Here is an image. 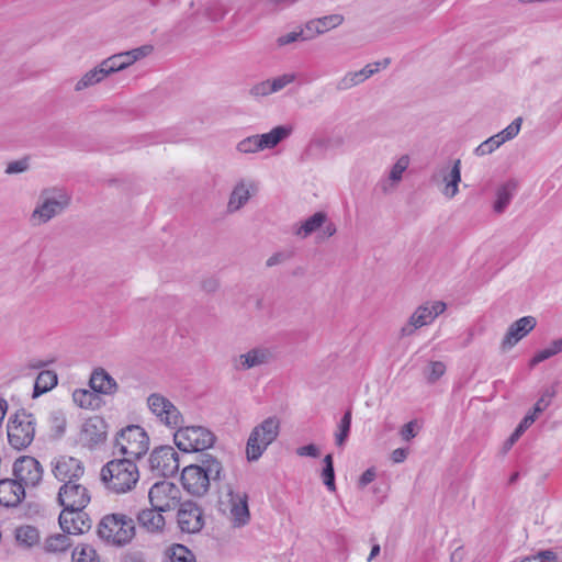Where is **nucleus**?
<instances>
[{
    "label": "nucleus",
    "instance_id": "nucleus-33",
    "mask_svg": "<svg viewBox=\"0 0 562 562\" xmlns=\"http://www.w3.org/2000/svg\"><path fill=\"white\" fill-rule=\"evenodd\" d=\"M516 189H517V184L513 180H509V181L503 183L497 189L496 200L493 205V209L496 213L501 214L507 209L512 199L514 198Z\"/></svg>",
    "mask_w": 562,
    "mask_h": 562
},
{
    "label": "nucleus",
    "instance_id": "nucleus-38",
    "mask_svg": "<svg viewBox=\"0 0 562 562\" xmlns=\"http://www.w3.org/2000/svg\"><path fill=\"white\" fill-rule=\"evenodd\" d=\"M71 544L68 533H56L46 539L44 548L45 551L49 553H61L66 552Z\"/></svg>",
    "mask_w": 562,
    "mask_h": 562
},
{
    "label": "nucleus",
    "instance_id": "nucleus-54",
    "mask_svg": "<svg viewBox=\"0 0 562 562\" xmlns=\"http://www.w3.org/2000/svg\"><path fill=\"white\" fill-rule=\"evenodd\" d=\"M29 164L26 159L15 160L8 164L5 172L8 175L20 173L27 169Z\"/></svg>",
    "mask_w": 562,
    "mask_h": 562
},
{
    "label": "nucleus",
    "instance_id": "nucleus-15",
    "mask_svg": "<svg viewBox=\"0 0 562 562\" xmlns=\"http://www.w3.org/2000/svg\"><path fill=\"white\" fill-rule=\"evenodd\" d=\"M54 476L63 484L78 482L85 474L82 462L74 457L60 456L52 462Z\"/></svg>",
    "mask_w": 562,
    "mask_h": 562
},
{
    "label": "nucleus",
    "instance_id": "nucleus-32",
    "mask_svg": "<svg viewBox=\"0 0 562 562\" xmlns=\"http://www.w3.org/2000/svg\"><path fill=\"white\" fill-rule=\"evenodd\" d=\"M58 383L57 373L53 370H43L38 373L35 379L34 387H33V398H37L38 396L47 393L52 389H54Z\"/></svg>",
    "mask_w": 562,
    "mask_h": 562
},
{
    "label": "nucleus",
    "instance_id": "nucleus-42",
    "mask_svg": "<svg viewBox=\"0 0 562 562\" xmlns=\"http://www.w3.org/2000/svg\"><path fill=\"white\" fill-rule=\"evenodd\" d=\"M322 479L323 483L327 487L328 491L335 492L336 491V484H335V471H334V462H333V456L327 454L324 458V469L322 472Z\"/></svg>",
    "mask_w": 562,
    "mask_h": 562
},
{
    "label": "nucleus",
    "instance_id": "nucleus-28",
    "mask_svg": "<svg viewBox=\"0 0 562 562\" xmlns=\"http://www.w3.org/2000/svg\"><path fill=\"white\" fill-rule=\"evenodd\" d=\"M162 512L157 508L143 509L137 514L138 526L148 532L161 531L165 527Z\"/></svg>",
    "mask_w": 562,
    "mask_h": 562
},
{
    "label": "nucleus",
    "instance_id": "nucleus-19",
    "mask_svg": "<svg viewBox=\"0 0 562 562\" xmlns=\"http://www.w3.org/2000/svg\"><path fill=\"white\" fill-rule=\"evenodd\" d=\"M229 519L235 528H241L249 524L250 512L248 495L245 492H228Z\"/></svg>",
    "mask_w": 562,
    "mask_h": 562
},
{
    "label": "nucleus",
    "instance_id": "nucleus-59",
    "mask_svg": "<svg viewBox=\"0 0 562 562\" xmlns=\"http://www.w3.org/2000/svg\"><path fill=\"white\" fill-rule=\"evenodd\" d=\"M548 406H549V400H544V397H540L533 406V412L530 413L529 415H535V418H536L537 415L542 413Z\"/></svg>",
    "mask_w": 562,
    "mask_h": 562
},
{
    "label": "nucleus",
    "instance_id": "nucleus-49",
    "mask_svg": "<svg viewBox=\"0 0 562 562\" xmlns=\"http://www.w3.org/2000/svg\"><path fill=\"white\" fill-rule=\"evenodd\" d=\"M311 40V36H306V33L304 29H301L300 31L290 32L288 34L281 35L277 38L278 46L282 47L285 45H289L291 43H294L296 41H308Z\"/></svg>",
    "mask_w": 562,
    "mask_h": 562
},
{
    "label": "nucleus",
    "instance_id": "nucleus-55",
    "mask_svg": "<svg viewBox=\"0 0 562 562\" xmlns=\"http://www.w3.org/2000/svg\"><path fill=\"white\" fill-rule=\"evenodd\" d=\"M296 454L300 457L318 458L321 452L316 445L310 443V445L302 446V447L297 448Z\"/></svg>",
    "mask_w": 562,
    "mask_h": 562
},
{
    "label": "nucleus",
    "instance_id": "nucleus-10",
    "mask_svg": "<svg viewBox=\"0 0 562 562\" xmlns=\"http://www.w3.org/2000/svg\"><path fill=\"white\" fill-rule=\"evenodd\" d=\"M446 307V303L442 301H435L420 305L412 314L408 323L401 328V336H411L416 329L431 324L437 316L445 312Z\"/></svg>",
    "mask_w": 562,
    "mask_h": 562
},
{
    "label": "nucleus",
    "instance_id": "nucleus-30",
    "mask_svg": "<svg viewBox=\"0 0 562 562\" xmlns=\"http://www.w3.org/2000/svg\"><path fill=\"white\" fill-rule=\"evenodd\" d=\"M442 181L445 183L441 190L442 194L448 198H454L459 192V183L461 182V160H454L451 169L443 175Z\"/></svg>",
    "mask_w": 562,
    "mask_h": 562
},
{
    "label": "nucleus",
    "instance_id": "nucleus-18",
    "mask_svg": "<svg viewBox=\"0 0 562 562\" xmlns=\"http://www.w3.org/2000/svg\"><path fill=\"white\" fill-rule=\"evenodd\" d=\"M108 425L100 416L88 418L80 431V441L83 446L92 449L102 445L106 440Z\"/></svg>",
    "mask_w": 562,
    "mask_h": 562
},
{
    "label": "nucleus",
    "instance_id": "nucleus-48",
    "mask_svg": "<svg viewBox=\"0 0 562 562\" xmlns=\"http://www.w3.org/2000/svg\"><path fill=\"white\" fill-rule=\"evenodd\" d=\"M535 423V415H526L507 440L513 446L519 437Z\"/></svg>",
    "mask_w": 562,
    "mask_h": 562
},
{
    "label": "nucleus",
    "instance_id": "nucleus-35",
    "mask_svg": "<svg viewBox=\"0 0 562 562\" xmlns=\"http://www.w3.org/2000/svg\"><path fill=\"white\" fill-rule=\"evenodd\" d=\"M249 198H250L249 186L245 181L238 182L235 186V188L229 196V201H228V205H227L228 210L231 212L238 211L240 207H243L247 203Z\"/></svg>",
    "mask_w": 562,
    "mask_h": 562
},
{
    "label": "nucleus",
    "instance_id": "nucleus-3",
    "mask_svg": "<svg viewBox=\"0 0 562 562\" xmlns=\"http://www.w3.org/2000/svg\"><path fill=\"white\" fill-rule=\"evenodd\" d=\"M98 535L106 543L122 547L135 536L134 519L122 513L108 514L99 522Z\"/></svg>",
    "mask_w": 562,
    "mask_h": 562
},
{
    "label": "nucleus",
    "instance_id": "nucleus-8",
    "mask_svg": "<svg viewBox=\"0 0 562 562\" xmlns=\"http://www.w3.org/2000/svg\"><path fill=\"white\" fill-rule=\"evenodd\" d=\"M179 467V453L171 446L157 447L150 453L149 468L156 476H173L178 472Z\"/></svg>",
    "mask_w": 562,
    "mask_h": 562
},
{
    "label": "nucleus",
    "instance_id": "nucleus-47",
    "mask_svg": "<svg viewBox=\"0 0 562 562\" xmlns=\"http://www.w3.org/2000/svg\"><path fill=\"white\" fill-rule=\"evenodd\" d=\"M521 123H522V119L517 117L507 127H505L503 131L497 133V136L499 137V139L502 140L503 144L507 140L513 139L514 137H516L518 135L520 127H521Z\"/></svg>",
    "mask_w": 562,
    "mask_h": 562
},
{
    "label": "nucleus",
    "instance_id": "nucleus-50",
    "mask_svg": "<svg viewBox=\"0 0 562 562\" xmlns=\"http://www.w3.org/2000/svg\"><path fill=\"white\" fill-rule=\"evenodd\" d=\"M390 64L391 59L386 57L383 60L366 65L362 69H360V71L364 80H367L374 74L379 72L381 69H385Z\"/></svg>",
    "mask_w": 562,
    "mask_h": 562
},
{
    "label": "nucleus",
    "instance_id": "nucleus-31",
    "mask_svg": "<svg viewBox=\"0 0 562 562\" xmlns=\"http://www.w3.org/2000/svg\"><path fill=\"white\" fill-rule=\"evenodd\" d=\"M72 400L76 405L85 409H98L102 405V398L98 392L91 389H78L72 393Z\"/></svg>",
    "mask_w": 562,
    "mask_h": 562
},
{
    "label": "nucleus",
    "instance_id": "nucleus-20",
    "mask_svg": "<svg viewBox=\"0 0 562 562\" xmlns=\"http://www.w3.org/2000/svg\"><path fill=\"white\" fill-rule=\"evenodd\" d=\"M272 353L268 348H252L245 353L232 357L231 363L235 371H247L269 363Z\"/></svg>",
    "mask_w": 562,
    "mask_h": 562
},
{
    "label": "nucleus",
    "instance_id": "nucleus-4",
    "mask_svg": "<svg viewBox=\"0 0 562 562\" xmlns=\"http://www.w3.org/2000/svg\"><path fill=\"white\" fill-rule=\"evenodd\" d=\"M280 432V420L272 416L262 420L250 432L247 445L246 456L249 461H257L267 448L278 438Z\"/></svg>",
    "mask_w": 562,
    "mask_h": 562
},
{
    "label": "nucleus",
    "instance_id": "nucleus-40",
    "mask_svg": "<svg viewBox=\"0 0 562 562\" xmlns=\"http://www.w3.org/2000/svg\"><path fill=\"white\" fill-rule=\"evenodd\" d=\"M351 428V409H347L338 424V430L335 434V442L342 447L349 437Z\"/></svg>",
    "mask_w": 562,
    "mask_h": 562
},
{
    "label": "nucleus",
    "instance_id": "nucleus-9",
    "mask_svg": "<svg viewBox=\"0 0 562 562\" xmlns=\"http://www.w3.org/2000/svg\"><path fill=\"white\" fill-rule=\"evenodd\" d=\"M150 412L167 427L175 429L182 425L183 417L175 404L161 394L153 393L147 398Z\"/></svg>",
    "mask_w": 562,
    "mask_h": 562
},
{
    "label": "nucleus",
    "instance_id": "nucleus-29",
    "mask_svg": "<svg viewBox=\"0 0 562 562\" xmlns=\"http://www.w3.org/2000/svg\"><path fill=\"white\" fill-rule=\"evenodd\" d=\"M327 222V215L324 212H316L305 221L293 226V234L302 239L315 233Z\"/></svg>",
    "mask_w": 562,
    "mask_h": 562
},
{
    "label": "nucleus",
    "instance_id": "nucleus-44",
    "mask_svg": "<svg viewBox=\"0 0 562 562\" xmlns=\"http://www.w3.org/2000/svg\"><path fill=\"white\" fill-rule=\"evenodd\" d=\"M446 372V366L441 361H431L425 370V378L428 383L434 384L437 382Z\"/></svg>",
    "mask_w": 562,
    "mask_h": 562
},
{
    "label": "nucleus",
    "instance_id": "nucleus-43",
    "mask_svg": "<svg viewBox=\"0 0 562 562\" xmlns=\"http://www.w3.org/2000/svg\"><path fill=\"white\" fill-rule=\"evenodd\" d=\"M72 562H99L95 550L90 546H78L72 552Z\"/></svg>",
    "mask_w": 562,
    "mask_h": 562
},
{
    "label": "nucleus",
    "instance_id": "nucleus-17",
    "mask_svg": "<svg viewBox=\"0 0 562 562\" xmlns=\"http://www.w3.org/2000/svg\"><path fill=\"white\" fill-rule=\"evenodd\" d=\"M151 52V45H144L127 52L114 54L113 56L104 59L101 63V66L105 68L106 74L110 75L112 72L125 69L130 65L134 64L136 60L146 57Z\"/></svg>",
    "mask_w": 562,
    "mask_h": 562
},
{
    "label": "nucleus",
    "instance_id": "nucleus-56",
    "mask_svg": "<svg viewBox=\"0 0 562 562\" xmlns=\"http://www.w3.org/2000/svg\"><path fill=\"white\" fill-rule=\"evenodd\" d=\"M415 427H416L415 420H412L402 427L400 434L405 441H409L411 439H413L416 436Z\"/></svg>",
    "mask_w": 562,
    "mask_h": 562
},
{
    "label": "nucleus",
    "instance_id": "nucleus-41",
    "mask_svg": "<svg viewBox=\"0 0 562 562\" xmlns=\"http://www.w3.org/2000/svg\"><path fill=\"white\" fill-rule=\"evenodd\" d=\"M364 81L363 76L361 75V71H348L345 74L344 77H341L336 82V89L338 91H346L349 90Z\"/></svg>",
    "mask_w": 562,
    "mask_h": 562
},
{
    "label": "nucleus",
    "instance_id": "nucleus-34",
    "mask_svg": "<svg viewBox=\"0 0 562 562\" xmlns=\"http://www.w3.org/2000/svg\"><path fill=\"white\" fill-rule=\"evenodd\" d=\"M14 537L18 544L22 548L30 549L40 542V532L37 528L23 525L15 529Z\"/></svg>",
    "mask_w": 562,
    "mask_h": 562
},
{
    "label": "nucleus",
    "instance_id": "nucleus-25",
    "mask_svg": "<svg viewBox=\"0 0 562 562\" xmlns=\"http://www.w3.org/2000/svg\"><path fill=\"white\" fill-rule=\"evenodd\" d=\"M344 22L341 14H330L318 19H313L305 24L304 31L306 36H311V40L319 34H323L329 30H333Z\"/></svg>",
    "mask_w": 562,
    "mask_h": 562
},
{
    "label": "nucleus",
    "instance_id": "nucleus-45",
    "mask_svg": "<svg viewBox=\"0 0 562 562\" xmlns=\"http://www.w3.org/2000/svg\"><path fill=\"white\" fill-rule=\"evenodd\" d=\"M501 145H503L502 140L497 136V134L491 136L483 143H481L474 150L476 156H485L492 154Z\"/></svg>",
    "mask_w": 562,
    "mask_h": 562
},
{
    "label": "nucleus",
    "instance_id": "nucleus-13",
    "mask_svg": "<svg viewBox=\"0 0 562 562\" xmlns=\"http://www.w3.org/2000/svg\"><path fill=\"white\" fill-rule=\"evenodd\" d=\"M13 476L24 488L35 487L43 479V469L35 458L23 456L13 463Z\"/></svg>",
    "mask_w": 562,
    "mask_h": 562
},
{
    "label": "nucleus",
    "instance_id": "nucleus-5",
    "mask_svg": "<svg viewBox=\"0 0 562 562\" xmlns=\"http://www.w3.org/2000/svg\"><path fill=\"white\" fill-rule=\"evenodd\" d=\"M149 446V438L143 427L130 425L123 428L115 438V450L124 458L139 459Z\"/></svg>",
    "mask_w": 562,
    "mask_h": 562
},
{
    "label": "nucleus",
    "instance_id": "nucleus-11",
    "mask_svg": "<svg viewBox=\"0 0 562 562\" xmlns=\"http://www.w3.org/2000/svg\"><path fill=\"white\" fill-rule=\"evenodd\" d=\"M69 204V198L59 193L57 195L41 196V202L31 214L33 225H42L60 214Z\"/></svg>",
    "mask_w": 562,
    "mask_h": 562
},
{
    "label": "nucleus",
    "instance_id": "nucleus-7",
    "mask_svg": "<svg viewBox=\"0 0 562 562\" xmlns=\"http://www.w3.org/2000/svg\"><path fill=\"white\" fill-rule=\"evenodd\" d=\"M173 435L177 447L184 452H198L209 449L215 441L212 431L202 426H178Z\"/></svg>",
    "mask_w": 562,
    "mask_h": 562
},
{
    "label": "nucleus",
    "instance_id": "nucleus-27",
    "mask_svg": "<svg viewBox=\"0 0 562 562\" xmlns=\"http://www.w3.org/2000/svg\"><path fill=\"white\" fill-rule=\"evenodd\" d=\"M293 132L292 125H279L273 127L270 132L258 135V144L261 150L272 149L278 146L283 139L288 138Z\"/></svg>",
    "mask_w": 562,
    "mask_h": 562
},
{
    "label": "nucleus",
    "instance_id": "nucleus-12",
    "mask_svg": "<svg viewBox=\"0 0 562 562\" xmlns=\"http://www.w3.org/2000/svg\"><path fill=\"white\" fill-rule=\"evenodd\" d=\"M148 497L151 507L160 512H168L178 505L180 491L173 483L161 481L150 487Z\"/></svg>",
    "mask_w": 562,
    "mask_h": 562
},
{
    "label": "nucleus",
    "instance_id": "nucleus-60",
    "mask_svg": "<svg viewBox=\"0 0 562 562\" xmlns=\"http://www.w3.org/2000/svg\"><path fill=\"white\" fill-rule=\"evenodd\" d=\"M285 255L282 252H276L271 257L268 258L266 265L267 267H273L276 265H279L285 260Z\"/></svg>",
    "mask_w": 562,
    "mask_h": 562
},
{
    "label": "nucleus",
    "instance_id": "nucleus-62",
    "mask_svg": "<svg viewBox=\"0 0 562 562\" xmlns=\"http://www.w3.org/2000/svg\"><path fill=\"white\" fill-rule=\"evenodd\" d=\"M324 234L327 236V237H330L333 236L335 233H336V225L331 222L329 223H325L324 224Z\"/></svg>",
    "mask_w": 562,
    "mask_h": 562
},
{
    "label": "nucleus",
    "instance_id": "nucleus-16",
    "mask_svg": "<svg viewBox=\"0 0 562 562\" xmlns=\"http://www.w3.org/2000/svg\"><path fill=\"white\" fill-rule=\"evenodd\" d=\"M177 522L182 532H200L204 527L202 508L191 501L182 503L177 513Z\"/></svg>",
    "mask_w": 562,
    "mask_h": 562
},
{
    "label": "nucleus",
    "instance_id": "nucleus-63",
    "mask_svg": "<svg viewBox=\"0 0 562 562\" xmlns=\"http://www.w3.org/2000/svg\"><path fill=\"white\" fill-rule=\"evenodd\" d=\"M380 544L379 543H374L371 548V552L367 559L368 562H371L375 557H378L380 554Z\"/></svg>",
    "mask_w": 562,
    "mask_h": 562
},
{
    "label": "nucleus",
    "instance_id": "nucleus-2",
    "mask_svg": "<svg viewBox=\"0 0 562 562\" xmlns=\"http://www.w3.org/2000/svg\"><path fill=\"white\" fill-rule=\"evenodd\" d=\"M138 480V468L130 458L111 460L101 469V481L109 491L115 494L130 492Z\"/></svg>",
    "mask_w": 562,
    "mask_h": 562
},
{
    "label": "nucleus",
    "instance_id": "nucleus-57",
    "mask_svg": "<svg viewBox=\"0 0 562 562\" xmlns=\"http://www.w3.org/2000/svg\"><path fill=\"white\" fill-rule=\"evenodd\" d=\"M375 479V471L374 469H368L366 470L362 475L360 476L359 479V485L361 487H364L367 486L368 484H370L373 480Z\"/></svg>",
    "mask_w": 562,
    "mask_h": 562
},
{
    "label": "nucleus",
    "instance_id": "nucleus-6",
    "mask_svg": "<svg viewBox=\"0 0 562 562\" xmlns=\"http://www.w3.org/2000/svg\"><path fill=\"white\" fill-rule=\"evenodd\" d=\"M8 441L16 450L29 447L35 436V417L24 409L18 411L9 418Z\"/></svg>",
    "mask_w": 562,
    "mask_h": 562
},
{
    "label": "nucleus",
    "instance_id": "nucleus-22",
    "mask_svg": "<svg viewBox=\"0 0 562 562\" xmlns=\"http://www.w3.org/2000/svg\"><path fill=\"white\" fill-rule=\"evenodd\" d=\"M537 325L533 316H524L514 322L503 338V349L513 348L519 340L526 337Z\"/></svg>",
    "mask_w": 562,
    "mask_h": 562
},
{
    "label": "nucleus",
    "instance_id": "nucleus-51",
    "mask_svg": "<svg viewBox=\"0 0 562 562\" xmlns=\"http://www.w3.org/2000/svg\"><path fill=\"white\" fill-rule=\"evenodd\" d=\"M171 559L172 562H195L193 553L182 544L173 549Z\"/></svg>",
    "mask_w": 562,
    "mask_h": 562
},
{
    "label": "nucleus",
    "instance_id": "nucleus-14",
    "mask_svg": "<svg viewBox=\"0 0 562 562\" xmlns=\"http://www.w3.org/2000/svg\"><path fill=\"white\" fill-rule=\"evenodd\" d=\"M57 499L63 508L85 509L90 503L91 496L85 485L71 482L59 487Z\"/></svg>",
    "mask_w": 562,
    "mask_h": 562
},
{
    "label": "nucleus",
    "instance_id": "nucleus-26",
    "mask_svg": "<svg viewBox=\"0 0 562 562\" xmlns=\"http://www.w3.org/2000/svg\"><path fill=\"white\" fill-rule=\"evenodd\" d=\"M89 384L99 394L112 395L117 391L116 381L102 368L92 372Z\"/></svg>",
    "mask_w": 562,
    "mask_h": 562
},
{
    "label": "nucleus",
    "instance_id": "nucleus-46",
    "mask_svg": "<svg viewBox=\"0 0 562 562\" xmlns=\"http://www.w3.org/2000/svg\"><path fill=\"white\" fill-rule=\"evenodd\" d=\"M237 150L243 154H254L261 151V147L258 144V135H251L241 139L237 144Z\"/></svg>",
    "mask_w": 562,
    "mask_h": 562
},
{
    "label": "nucleus",
    "instance_id": "nucleus-61",
    "mask_svg": "<svg viewBox=\"0 0 562 562\" xmlns=\"http://www.w3.org/2000/svg\"><path fill=\"white\" fill-rule=\"evenodd\" d=\"M53 362V360H40V359H33L29 362L27 367L30 369H34V370H37V369H42V368H45L47 367L48 364H50Z\"/></svg>",
    "mask_w": 562,
    "mask_h": 562
},
{
    "label": "nucleus",
    "instance_id": "nucleus-52",
    "mask_svg": "<svg viewBox=\"0 0 562 562\" xmlns=\"http://www.w3.org/2000/svg\"><path fill=\"white\" fill-rule=\"evenodd\" d=\"M295 80V75L293 74H284L282 76L270 79V85L272 92H279L288 85L292 83Z\"/></svg>",
    "mask_w": 562,
    "mask_h": 562
},
{
    "label": "nucleus",
    "instance_id": "nucleus-24",
    "mask_svg": "<svg viewBox=\"0 0 562 562\" xmlns=\"http://www.w3.org/2000/svg\"><path fill=\"white\" fill-rule=\"evenodd\" d=\"M409 158L407 156H402L397 159V161L392 166L387 178H383L378 183V189L381 190L383 194H389L393 192L397 184L401 182L403 178V173L408 168Z\"/></svg>",
    "mask_w": 562,
    "mask_h": 562
},
{
    "label": "nucleus",
    "instance_id": "nucleus-53",
    "mask_svg": "<svg viewBox=\"0 0 562 562\" xmlns=\"http://www.w3.org/2000/svg\"><path fill=\"white\" fill-rule=\"evenodd\" d=\"M249 93L254 98H262L272 94L273 92L271 89L270 80H265L254 85L250 88Z\"/></svg>",
    "mask_w": 562,
    "mask_h": 562
},
{
    "label": "nucleus",
    "instance_id": "nucleus-37",
    "mask_svg": "<svg viewBox=\"0 0 562 562\" xmlns=\"http://www.w3.org/2000/svg\"><path fill=\"white\" fill-rule=\"evenodd\" d=\"M231 8L221 0H210L203 7V15L212 22H218L225 18Z\"/></svg>",
    "mask_w": 562,
    "mask_h": 562
},
{
    "label": "nucleus",
    "instance_id": "nucleus-1",
    "mask_svg": "<svg viewBox=\"0 0 562 562\" xmlns=\"http://www.w3.org/2000/svg\"><path fill=\"white\" fill-rule=\"evenodd\" d=\"M200 463L187 465L181 473L183 488L195 496L204 495L211 481L218 480L222 472L221 462L211 454H202Z\"/></svg>",
    "mask_w": 562,
    "mask_h": 562
},
{
    "label": "nucleus",
    "instance_id": "nucleus-21",
    "mask_svg": "<svg viewBox=\"0 0 562 562\" xmlns=\"http://www.w3.org/2000/svg\"><path fill=\"white\" fill-rule=\"evenodd\" d=\"M58 520L63 531L68 535L83 533L91 527L90 519L83 509L63 508Z\"/></svg>",
    "mask_w": 562,
    "mask_h": 562
},
{
    "label": "nucleus",
    "instance_id": "nucleus-36",
    "mask_svg": "<svg viewBox=\"0 0 562 562\" xmlns=\"http://www.w3.org/2000/svg\"><path fill=\"white\" fill-rule=\"evenodd\" d=\"M108 76L105 68L101 66V64L87 71L75 85L76 91H82L89 87H92L100 81H102Z\"/></svg>",
    "mask_w": 562,
    "mask_h": 562
},
{
    "label": "nucleus",
    "instance_id": "nucleus-23",
    "mask_svg": "<svg viewBox=\"0 0 562 562\" xmlns=\"http://www.w3.org/2000/svg\"><path fill=\"white\" fill-rule=\"evenodd\" d=\"M25 498L23 484L14 479L0 480V505L16 507Z\"/></svg>",
    "mask_w": 562,
    "mask_h": 562
},
{
    "label": "nucleus",
    "instance_id": "nucleus-58",
    "mask_svg": "<svg viewBox=\"0 0 562 562\" xmlns=\"http://www.w3.org/2000/svg\"><path fill=\"white\" fill-rule=\"evenodd\" d=\"M407 454H408L407 449L397 448V449L393 450V452L391 454V459L394 463H401L407 458Z\"/></svg>",
    "mask_w": 562,
    "mask_h": 562
},
{
    "label": "nucleus",
    "instance_id": "nucleus-64",
    "mask_svg": "<svg viewBox=\"0 0 562 562\" xmlns=\"http://www.w3.org/2000/svg\"><path fill=\"white\" fill-rule=\"evenodd\" d=\"M555 395V390L553 387H548L543 391L541 397H544V400H549V404L551 403V400Z\"/></svg>",
    "mask_w": 562,
    "mask_h": 562
},
{
    "label": "nucleus",
    "instance_id": "nucleus-39",
    "mask_svg": "<svg viewBox=\"0 0 562 562\" xmlns=\"http://www.w3.org/2000/svg\"><path fill=\"white\" fill-rule=\"evenodd\" d=\"M562 352V337L560 339L553 340L549 347L539 350L530 360L529 366L531 368L536 367L540 362Z\"/></svg>",
    "mask_w": 562,
    "mask_h": 562
}]
</instances>
